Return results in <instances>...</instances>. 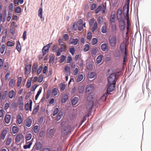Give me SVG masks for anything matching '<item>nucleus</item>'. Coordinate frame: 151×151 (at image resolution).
<instances>
[{
    "label": "nucleus",
    "instance_id": "60",
    "mask_svg": "<svg viewBox=\"0 0 151 151\" xmlns=\"http://www.w3.org/2000/svg\"><path fill=\"white\" fill-rule=\"evenodd\" d=\"M42 69V66L41 65H40L38 68L36 72H37V73L38 74H40L41 73Z\"/></svg>",
    "mask_w": 151,
    "mask_h": 151
},
{
    "label": "nucleus",
    "instance_id": "59",
    "mask_svg": "<svg viewBox=\"0 0 151 151\" xmlns=\"http://www.w3.org/2000/svg\"><path fill=\"white\" fill-rule=\"evenodd\" d=\"M61 91H63L65 88V85L63 83H61L60 85Z\"/></svg>",
    "mask_w": 151,
    "mask_h": 151
},
{
    "label": "nucleus",
    "instance_id": "19",
    "mask_svg": "<svg viewBox=\"0 0 151 151\" xmlns=\"http://www.w3.org/2000/svg\"><path fill=\"white\" fill-rule=\"evenodd\" d=\"M79 42V40L77 38L69 40V43L74 45H76Z\"/></svg>",
    "mask_w": 151,
    "mask_h": 151
},
{
    "label": "nucleus",
    "instance_id": "5",
    "mask_svg": "<svg viewBox=\"0 0 151 151\" xmlns=\"http://www.w3.org/2000/svg\"><path fill=\"white\" fill-rule=\"evenodd\" d=\"M116 83H108V88L107 90V93L108 92H112L115 89Z\"/></svg>",
    "mask_w": 151,
    "mask_h": 151
},
{
    "label": "nucleus",
    "instance_id": "20",
    "mask_svg": "<svg viewBox=\"0 0 151 151\" xmlns=\"http://www.w3.org/2000/svg\"><path fill=\"white\" fill-rule=\"evenodd\" d=\"M117 18L118 20L122 19V9H119L117 12Z\"/></svg>",
    "mask_w": 151,
    "mask_h": 151
},
{
    "label": "nucleus",
    "instance_id": "23",
    "mask_svg": "<svg viewBox=\"0 0 151 151\" xmlns=\"http://www.w3.org/2000/svg\"><path fill=\"white\" fill-rule=\"evenodd\" d=\"M33 132L35 134H37L39 132L40 129V127L39 125H35L33 128Z\"/></svg>",
    "mask_w": 151,
    "mask_h": 151
},
{
    "label": "nucleus",
    "instance_id": "50",
    "mask_svg": "<svg viewBox=\"0 0 151 151\" xmlns=\"http://www.w3.org/2000/svg\"><path fill=\"white\" fill-rule=\"evenodd\" d=\"M58 89L56 88H54L52 92V94L54 96H56L58 93Z\"/></svg>",
    "mask_w": 151,
    "mask_h": 151
},
{
    "label": "nucleus",
    "instance_id": "63",
    "mask_svg": "<svg viewBox=\"0 0 151 151\" xmlns=\"http://www.w3.org/2000/svg\"><path fill=\"white\" fill-rule=\"evenodd\" d=\"M95 22H94V18L91 19L89 22V24L90 26L92 27Z\"/></svg>",
    "mask_w": 151,
    "mask_h": 151
},
{
    "label": "nucleus",
    "instance_id": "44",
    "mask_svg": "<svg viewBox=\"0 0 151 151\" xmlns=\"http://www.w3.org/2000/svg\"><path fill=\"white\" fill-rule=\"evenodd\" d=\"M83 78V76L82 74L79 75L77 78V82H79L81 81Z\"/></svg>",
    "mask_w": 151,
    "mask_h": 151
},
{
    "label": "nucleus",
    "instance_id": "11",
    "mask_svg": "<svg viewBox=\"0 0 151 151\" xmlns=\"http://www.w3.org/2000/svg\"><path fill=\"white\" fill-rule=\"evenodd\" d=\"M24 136L22 134L17 135L15 137V140L16 142H19L21 140H24Z\"/></svg>",
    "mask_w": 151,
    "mask_h": 151
},
{
    "label": "nucleus",
    "instance_id": "25",
    "mask_svg": "<svg viewBox=\"0 0 151 151\" xmlns=\"http://www.w3.org/2000/svg\"><path fill=\"white\" fill-rule=\"evenodd\" d=\"M54 133V129H51L47 131V135L48 137L52 136Z\"/></svg>",
    "mask_w": 151,
    "mask_h": 151
},
{
    "label": "nucleus",
    "instance_id": "52",
    "mask_svg": "<svg viewBox=\"0 0 151 151\" xmlns=\"http://www.w3.org/2000/svg\"><path fill=\"white\" fill-rule=\"evenodd\" d=\"M115 14L114 13H112L111 15L110 21L111 22H114Z\"/></svg>",
    "mask_w": 151,
    "mask_h": 151
},
{
    "label": "nucleus",
    "instance_id": "4",
    "mask_svg": "<svg viewBox=\"0 0 151 151\" xmlns=\"http://www.w3.org/2000/svg\"><path fill=\"white\" fill-rule=\"evenodd\" d=\"M108 40L109 44L111 46L114 47L116 46L117 42V39L115 36H110L109 37Z\"/></svg>",
    "mask_w": 151,
    "mask_h": 151
},
{
    "label": "nucleus",
    "instance_id": "37",
    "mask_svg": "<svg viewBox=\"0 0 151 151\" xmlns=\"http://www.w3.org/2000/svg\"><path fill=\"white\" fill-rule=\"evenodd\" d=\"M49 49L47 46H44L42 49V52L43 53V55H45L48 52Z\"/></svg>",
    "mask_w": 151,
    "mask_h": 151
},
{
    "label": "nucleus",
    "instance_id": "1",
    "mask_svg": "<svg viewBox=\"0 0 151 151\" xmlns=\"http://www.w3.org/2000/svg\"><path fill=\"white\" fill-rule=\"evenodd\" d=\"M121 72L120 69H118L116 72L111 73L108 78V82L109 83H116L117 76H119V73Z\"/></svg>",
    "mask_w": 151,
    "mask_h": 151
},
{
    "label": "nucleus",
    "instance_id": "43",
    "mask_svg": "<svg viewBox=\"0 0 151 151\" xmlns=\"http://www.w3.org/2000/svg\"><path fill=\"white\" fill-rule=\"evenodd\" d=\"M101 30L102 32L103 33H105L107 32V27L106 24H105L102 27Z\"/></svg>",
    "mask_w": 151,
    "mask_h": 151
},
{
    "label": "nucleus",
    "instance_id": "42",
    "mask_svg": "<svg viewBox=\"0 0 151 151\" xmlns=\"http://www.w3.org/2000/svg\"><path fill=\"white\" fill-rule=\"evenodd\" d=\"M68 99V96L66 94L64 95L62 97V102L65 103Z\"/></svg>",
    "mask_w": 151,
    "mask_h": 151
},
{
    "label": "nucleus",
    "instance_id": "29",
    "mask_svg": "<svg viewBox=\"0 0 151 151\" xmlns=\"http://www.w3.org/2000/svg\"><path fill=\"white\" fill-rule=\"evenodd\" d=\"M92 27L91 29V31L92 32H94L97 29L98 27V25L96 22V21L94 22Z\"/></svg>",
    "mask_w": 151,
    "mask_h": 151
},
{
    "label": "nucleus",
    "instance_id": "24",
    "mask_svg": "<svg viewBox=\"0 0 151 151\" xmlns=\"http://www.w3.org/2000/svg\"><path fill=\"white\" fill-rule=\"evenodd\" d=\"M38 67L37 64L36 63H34L32 68V73L33 74L36 72L37 69Z\"/></svg>",
    "mask_w": 151,
    "mask_h": 151
},
{
    "label": "nucleus",
    "instance_id": "28",
    "mask_svg": "<svg viewBox=\"0 0 151 151\" xmlns=\"http://www.w3.org/2000/svg\"><path fill=\"white\" fill-rule=\"evenodd\" d=\"M98 51V49L96 47L93 48L91 52V54L92 56H95L97 54Z\"/></svg>",
    "mask_w": 151,
    "mask_h": 151
},
{
    "label": "nucleus",
    "instance_id": "27",
    "mask_svg": "<svg viewBox=\"0 0 151 151\" xmlns=\"http://www.w3.org/2000/svg\"><path fill=\"white\" fill-rule=\"evenodd\" d=\"M11 118V116L9 114H7L5 116L4 120L5 122L7 124H8L10 122V119Z\"/></svg>",
    "mask_w": 151,
    "mask_h": 151
},
{
    "label": "nucleus",
    "instance_id": "17",
    "mask_svg": "<svg viewBox=\"0 0 151 151\" xmlns=\"http://www.w3.org/2000/svg\"><path fill=\"white\" fill-rule=\"evenodd\" d=\"M31 65L28 64L26 65L25 68L24 73L26 75H28L31 71Z\"/></svg>",
    "mask_w": 151,
    "mask_h": 151
},
{
    "label": "nucleus",
    "instance_id": "38",
    "mask_svg": "<svg viewBox=\"0 0 151 151\" xmlns=\"http://www.w3.org/2000/svg\"><path fill=\"white\" fill-rule=\"evenodd\" d=\"M63 113L62 112H60L58 113V115L57 116L56 119L57 121L60 120L63 116Z\"/></svg>",
    "mask_w": 151,
    "mask_h": 151
},
{
    "label": "nucleus",
    "instance_id": "35",
    "mask_svg": "<svg viewBox=\"0 0 151 151\" xmlns=\"http://www.w3.org/2000/svg\"><path fill=\"white\" fill-rule=\"evenodd\" d=\"M78 100V97H75L72 101V103L73 105H75L77 103Z\"/></svg>",
    "mask_w": 151,
    "mask_h": 151
},
{
    "label": "nucleus",
    "instance_id": "41",
    "mask_svg": "<svg viewBox=\"0 0 151 151\" xmlns=\"http://www.w3.org/2000/svg\"><path fill=\"white\" fill-rule=\"evenodd\" d=\"M42 7H40L38 10V16L41 19L42 18Z\"/></svg>",
    "mask_w": 151,
    "mask_h": 151
},
{
    "label": "nucleus",
    "instance_id": "10",
    "mask_svg": "<svg viewBox=\"0 0 151 151\" xmlns=\"http://www.w3.org/2000/svg\"><path fill=\"white\" fill-rule=\"evenodd\" d=\"M16 119V123L17 124H20L22 123L23 119L21 115L18 114L17 115Z\"/></svg>",
    "mask_w": 151,
    "mask_h": 151
},
{
    "label": "nucleus",
    "instance_id": "61",
    "mask_svg": "<svg viewBox=\"0 0 151 151\" xmlns=\"http://www.w3.org/2000/svg\"><path fill=\"white\" fill-rule=\"evenodd\" d=\"M98 42L97 39L96 38H93L91 41V44L93 45H96Z\"/></svg>",
    "mask_w": 151,
    "mask_h": 151
},
{
    "label": "nucleus",
    "instance_id": "56",
    "mask_svg": "<svg viewBox=\"0 0 151 151\" xmlns=\"http://www.w3.org/2000/svg\"><path fill=\"white\" fill-rule=\"evenodd\" d=\"M18 127L16 126H13L12 127V132L14 134H15L17 132H18Z\"/></svg>",
    "mask_w": 151,
    "mask_h": 151
},
{
    "label": "nucleus",
    "instance_id": "51",
    "mask_svg": "<svg viewBox=\"0 0 151 151\" xmlns=\"http://www.w3.org/2000/svg\"><path fill=\"white\" fill-rule=\"evenodd\" d=\"M22 78L21 77L18 78L17 82V86L18 87H19L20 86L22 81Z\"/></svg>",
    "mask_w": 151,
    "mask_h": 151
},
{
    "label": "nucleus",
    "instance_id": "13",
    "mask_svg": "<svg viewBox=\"0 0 151 151\" xmlns=\"http://www.w3.org/2000/svg\"><path fill=\"white\" fill-rule=\"evenodd\" d=\"M129 7H128L127 10V14L126 16L127 17V29H129Z\"/></svg>",
    "mask_w": 151,
    "mask_h": 151
},
{
    "label": "nucleus",
    "instance_id": "34",
    "mask_svg": "<svg viewBox=\"0 0 151 151\" xmlns=\"http://www.w3.org/2000/svg\"><path fill=\"white\" fill-rule=\"evenodd\" d=\"M16 49L17 51L19 52L21 51V46L19 41H17V46Z\"/></svg>",
    "mask_w": 151,
    "mask_h": 151
},
{
    "label": "nucleus",
    "instance_id": "62",
    "mask_svg": "<svg viewBox=\"0 0 151 151\" xmlns=\"http://www.w3.org/2000/svg\"><path fill=\"white\" fill-rule=\"evenodd\" d=\"M14 43L11 42L10 41H8L7 42V45L8 47H12L14 45Z\"/></svg>",
    "mask_w": 151,
    "mask_h": 151
},
{
    "label": "nucleus",
    "instance_id": "48",
    "mask_svg": "<svg viewBox=\"0 0 151 151\" xmlns=\"http://www.w3.org/2000/svg\"><path fill=\"white\" fill-rule=\"evenodd\" d=\"M84 87L83 86H79L78 88V91L80 93H82L84 91Z\"/></svg>",
    "mask_w": 151,
    "mask_h": 151
},
{
    "label": "nucleus",
    "instance_id": "15",
    "mask_svg": "<svg viewBox=\"0 0 151 151\" xmlns=\"http://www.w3.org/2000/svg\"><path fill=\"white\" fill-rule=\"evenodd\" d=\"M42 145L41 142H37L35 144L34 148L35 150H38L40 149Z\"/></svg>",
    "mask_w": 151,
    "mask_h": 151
},
{
    "label": "nucleus",
    "instance_id": "58",
    "mask_svg": "<svg viewBox=\"0 0 151 151\" xmlns=\"http://www.w3.org/2000/svg\"><path fill=\"white\" fill-rule=\"evenodd\" d=\"M12 141V139L10 138H8L6 141V144L7 145H9L10 144Z\"/></svg>",
    "mask_w": 151,
    "mask_h": 151
},
{
    "label": "nucleus",
    "instance_id": "36",
    "mask_svg": "<svg viewBox=\"0 0 151 151\" xmlns=\"http://www.w3.org/2000/svg\"><path fill=\"white\" fill-rule=\"evenodd\" d=\"M103 56L100 55L96 59V62L97 64L100 63L102 60Z\"/></svg>",
    "mask_w": 151,
    "mask_h": 151
},
{
    "label": "nucleus",
    "instance_id": "55",
    "mask_svg": "<svg viewBox=\"0 0 151 151\" xmlns=\"http://www.w3.org/2000/svg\"><path fill=\"white\" fill-rule=\"evenodd\" d=\"M103 19L102 17L99 16L97 19V21L99 24H101L103 22Z\"/></svg>",
    "mask_w": 151,
    "mask_h": 151
},
{
    "label": "nucleus",
    "instance_id": "31",
    "mask_svg": "<svg viewBox=\"0 0 151 151\" xmlns=\"http://www.w3.org/2000/svg\"><path fill=\"white\" fill-rule=\"evenodd\" d=\"M15 80L13 79H11L9 83V87H13L15 85Z\"/></svg>",
    "mask_w": 151,
    "mask_h": 151
},
{
    "label": "nucleus",
    "instance_id": "54",
    "mask_svg": "<svg viewBox=\"0 0 151 151\" xmlns=\"http://www.w3.org/2000/svg\"><path fill=\"white\" fill-rule=\"evenodd\" d=\"M81 22L79 24L78 26V29L79 31H81L83 29V21L81 20Z\"/></svg>",
    "mask_w": 151,
    "mask_h": 151
},
{
    "label": "nucleus",
    "instance_id": "33",
    "mask_svg": "<svg viewBox=\"0 0 151 151\" xmlns=\"http://www.w3.org/2000/svg\"><path fill=\"white\" fill-rule=\"evenodd\" d=\"M108 46L106 44H103L101 45V49L103 51H106L107 48Z\"/></svg>",
    "mask_w": 151,
    "mask_h": 151
},
{
    "label": "nucleus",
    "instance_id": "18",
    "mask_svg": "<svg viewBox=\"0 0 151 151\" xmlns=\"http://www.w3.org/2000/svg\"><path fill=\"white\" fill-rule=\"evenodd\" d=\"M8 131L6 129H4L2 130L0 138L2 140H4Z\"/></svg>",
    "mask_w": 151,
    "mask_h": 151
},
{
    "label": "nucleus",
    "instance_id": "49",
    "mask_svg": "<svg viewBox=\"0 0 151 151\" xmlns=\"http://www.w3.org/2000/svg\"><path fill=\"white\" fill-rule=\"evenodd\" d=\"M5 48V45L4 44H2L1 45V48H0V51L1 53L3 54L4 52Z\"/></svg>",
    "mask_w": 151,
    "mask_h": 151
},
{
    "label": "nucleus",
    "instance_id": "22",
    "mask_svg": "<svg viewBox=\"0 0 151 151\" xmlns=\"http://www.w3.org/2000/svg\"><path fill=\"white\" fill-rule=\"evenodd\" d=\"M15 95L16 93L14 90H12L9 91L8 96L9 98L12 99L15 96Z\"/></svg>",
    "mask_w": 151,
    "mask_h": 151
},
{
    "label": "nucleus",
    "instance_id": "45",
    "mask_svg": "<svg viewBox=\"0 0 151 151\" xmlns=\"http://www.w3.org/2000/svg\"><path fill=\"white\" fill-rule=\"evenodd\" d=\"M102 5H99V6L97 8L95 9V13L96 14H98L100 11L102 9Z\"/></svg>",
    "mask_w": 151,
    "mask_h": 151
},
{
    "label": "nucleus",
    "instance_id": "6",
    "mask_svg": "<svg viewBox=\"0 0 151 151\" xmlns=\"http://www.w3.org/2000/svg\"><path fill=\"white\" fill-rule=\"evenodd\" d=\"M60 45V48L58 50L57 52L56 55L58 56H59L60 55L61 53L64 52L66 50V46L65 43L61 44Z\"/></svg>",
    "mask_w": 151,
    "mask_h": 151
},
{
    "label": "nucleus",
    "instance_id": "12",
    "mask_svg": "<svg viewBox=\"0 0 151 151\" xmlns=\"http://www.w3.org/2000/svg\"><path fill=\"white\" fill-rule=\"evenodd\" d=\"M119 26L120 29L121 30H123L125 28V24L124 21L122 20H119Z\"/></svg>",
    "mask_w": 151,
    "mask_h": 151
},
{
    "label": "nucleus",
    "instance_id": "32",
    "mask_svg": "<svg viewBox=\"0 0 151 151\" xmlns=\"http://www.w3.org/2000/svg\"><path fill=\"white\" fill-rule=\"evenodd\" d=\"M23 97L22 96L19 97L18 99V103L19 105L22 107L24 106V103H23Z\"/></svg>",
    "mask_w": 151,
    "mask_h": 151
},
{
    "label": "nucleus",
    "instance_id": "26",
    "mask_svg": "<svg viewBox=\"0 0 151 151\" xmlns=\"http://www.w3.org/2000/svg\"><path fill=\"white\" fill-rule=\"evenodd\" d=\"M96 75V74L95 72H91L89 73L88 75V78H94Z\"/></svg>",
    "mask_w": 151,
    "mask_h": 151
},
{
    "label": "nucleus",
    "instance_id": "30",
    "mask_svg": "<svg viewBox=\"0 0 151 151\" xmlns=\"http://www.w3.org/2000/svg\"><path fill=\"white\" fill-rule=\"evenodd\" d=\"M6 13H5L4 14L3 16L2 14L0 13V21L2 20L3 22H4L5 20V17L6 16Z\"/></svg>",
    "mask_w": 151,
    "mask_h": 151
},
{
    "label": "nucleus",
    "instance_id": "21",
    "mask_svg": "<svg viewBox=\"0 0 151 151\" xmlns=\"http://www.w3.org/2000/svg\"><path fill=\"white\" fill-rule=\"evenodd\" d=\"M26 145H24L23 146V148L24 149H27V148H29L32 143V140L29 142H26Z\"/></svg>",
    "mask_w": 151,
    "mask_h": 151
},
{
    "label": "nucleus",
    "instance_id": "47",
    "mask_svg": "<svg viewBox=\"0 0 151 151\" xmlns=\"http://www.w3.org/2000/svg\"><path fill=\"white\" fill-rule=\"evenodd\" d=\"M90 47L88 45L86 44L84 46L83 51L84 52H87L89 50Z\"/></svg>",
    "mask_w": 151,
    "mask_h": 151
},
{
    "label": "nucleus",
    "instance_id": "53",
    "mask_svg": "<svg viewBox=\"0 0 151 151\" xmlns=\"http://www.w3.org/2000/svg\"><path fill=\"white\" fill-rule=\"evenodd\" d=\"M59 111V109L58 108H55L53 112L52 115L53 116H55L57 114Z\"/></svg>",
    "mask_w": 151,
    "mask_h": 151
},
{
    "label": "nucleus",
    "instance_id": "57",
    "mask_svg": "<svg viewBox=\"0 0 151 151\" xmlns=\"http://www.w3.org/2000/svg\"><path fill=\"white\" fill-rule=\"evenodd\" d=\"M65 55H62L60 58L59 61L60 63L63 62L65 60Z\"/></svg>",
    "mask_w": 151,
    "mask_h": 151
},
{
    "label": "nucleus",
    "instance_id": "8",
    "mask_svg": "<svg viewBox=\"0 0 151 151\" xmlns=\"http://www.w3.org/2000/svg\"><path fill=\"white\" fill-rule=\"evenodd\" d=\"M32 123V119L27 118L24 120L23 124L26 127H29L31 126Z\"/></svg>",
    "mask_w": 151,
    "mask_h": 151
},
{
    "label": "nucleus",
    "instance_id": "7",
    "mask_svg": "<svg viewBox=\"0 0 151 151\" xmlns=\"http://www.w3.org/2000/svg\"><path fill=\"white\" fill-rule=\"evenodd\" d=\"M70 126L68 125L65 128L61 129L62 134L63 136L67 135L70 130Z\"/></svg>",
    "mask_w": 151,
    "mask_h": 151
},
{
    "label": "nucleus",
    "instance_id": "16",
    "mask_svg": "<svg viewBox=\"0 0 151 151\" xmlns=\"http://www.w3.org/2000/svg\"><path fill=\"white\" fill-rule=\"evenodd\" d=\"M93 89V86L92 85H88L86 88V93H91Z\"/></svg>",
    "mask_w": 151,
    "mask_h": 151
},
{
    "label": "nucleus",
    "instance_id": "2",
    "mask_svg": "<svg viewBox=\"0 0 151 151\" xmlns=\"http://www.w3.org/2000/svg\"><path fill=\"white\" fill-rule=\"evenodd\" d=\"M120 48L122 54L124 55L123 64L124 65L127 60L128 57L126 44L124 43H122L120 45Z\"/></svg>",
    "mask_w": 151,
    "mask_h": 151
},
{
    "label": "nucleus",
    "instance_id": "46",
    "mask_svg": "<svg viewBox=\"0 0 151 151\" xmlns=\"http://www.w3.org/2000/svg\"><path fill=\"white\" fill-rule=\"evenodd\" d=\"M39 107V105H38L36 106L35 107L32 112V114H35L38 111Z\"/></svg>",
    "mask_w": 151,
    "mask_h": 151
},
{
    "label": "nucleus",
    "instance_id": "9",
    "mask_svg": "<svg viewBox=\"0 0 151 151\" xmlns=\"http://www.w3.org/2000/svg\"><path fill=\"white\" fill-rule=\"evenodd\" d=\"M29 104L28 103H27L25 104V109L26 111H28L29 109V110L31 111L32 110V101L31 99L29 100Z\"/></svg>",
    "mask_w": 151,
    "mask_h": 151
},
{
    "label": "nucleus",
    "instance_id": "14",
    "mask_svg": "<svg viewBox=\"0 0 151 151\" xmlns=\"http://www.w3.org/2000/svg\"><path fill=\"white\" fill-rule=\"evenodd\" d=\"M7 91H5L0 94V99H1V101L5 100L7 98Z\"/></svg>",
    "mask_w": 151,
    "mask_h": 151
},
{
    "label": "nucleus",
    "instance_id": "39",
    "mask_svg": "<svg viewBox=\"0 0 151 151\" xmlns=\"http://www.w3.org/2000/svg\"><path fill=\"white\" fill-rule=\"evenodd\" d=\"M108 93H107V92H106L101 97L100 100L102 101H104L106 99V98L107 96V94Z\"/></svg>",
    "mask_w": 151,
    "mask_h": 151
},
{
    "label": "nucleus",
    "instance_id": "3",
    "mask_svg": "<svg viewBox=\"0 0 151 151\" xmlns=\"http://www.w3.org/2000/svg\"><path fill=\"white\" fill-rule=\"evenodd\" d=\"M94 98V95H91L87 97V101H88V104L86 108L90 110H91L93 105V100Z\"/></svg>",
    "mask_w": 151,
    "mask_h": 151
},
{
    "label": "nucleus",
    "instance_id": "64",
    "mask_svg": "<svg viewBox=\"0 0 151 151\" xmlns=\"http://www.w3.org/2000/svg\"><path fill=\"white\" fill-rule=\"evenodd\" d=\"M21 8L19 6L17 7L15 9V12L17 13H19L21 12Z\"/></svg>",
    "mask_w": 151,
    "mask_h": 151
},
{
    "label": "nucleus",
    "instance_id": "40",
    "mask_svg": "<svg viewBox=\"0 0 151 151\" xmlns=\"http://www.w3.org/2000/svg\"><path fill=\"white\" fill-rule=\"evenodd\" d=\"M26 141L29 140L32 137V135L31 133H28L26 134L25 136Z\"/></svg>",
    "mask_w": 151,
    "mask_h": 151
}]
</instances>
